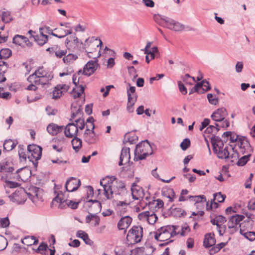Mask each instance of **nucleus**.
Wrapping results in <instances>:
<instances>
[{
	"label": "nucleus",
	"mask_w": 255,
	"mask_h": 255,
	"mask_svg": "<svg viewBox=\"0 0 255 255\" xmlns=\"http://www.w3.org/2000/svg\"><path fill=\"white\" fill-rule=\"evenodd\" d=\"M251 154H246L241 156L238 159V165L239 166H243L247 163L249 160V158Z\"/></svg>",
	"instance_id": "47"
},
{
	"label": "nucleus",
	"mask_w": 255,
	"mask_h": 255,
	"mask_svg": "<svg viewBox=\"0 0 255 255\" xmlns=\"http://www.w3.org/2000/svg\"><path fill=\"white\" fill-rule=\"evenodd\" d=\"M225 222L226 218L222 216H218L211 221V222L213 225H218L220 224L223 225Z\"/></svg>",
	"instance_id": "52"
},
{
	"label": "nucleus",
	"mask_w": 255,
	"mask_h": 255,
	"mask_svg": "<svg viewBox=\"0 0 255 255\" xmlns=\"http://www.w3.org/2000/svg\"><path fill=\"white\" fill-rule=\"evenodd\" d=\"M130 190L132 199L137 202L136 203L131 202L128 203V205L134 212H139L145 208V205H143V202L138 201L143 195V190L140 186L135 183L132 184Z\"/></svg>",
	"instance_id": "5"
},
{
	"label": "nucleus",
	"mask_w": 255,
	"mask_h": 255,
	"mask_svg": "<svg viewBox=\"0 0 255 255\" xmlns=\"http://www.w3.org/2000/svg\"><path fill=\"white\" fill-rule=\"evenodd\" d=\"M189 198L191 199L195 203H200L203 201H206L205 197L204 195L190 196Z\"/></svg>",
	"instance_id": "53"
},
{
	"label": "nucleus",
	"mask_w": 255,
	"mask_h": 255,
	"mask_svg": "<svg viewBox=\"0 0 255 255\" xmlns=\"http://www.w3.org/2000/svg\"><path fill=\"white\" fill-rule=\"evenodd\" d=\"M163 24L166 28L176 31H181L184 28L183 25L170 18L163 19Z\"/></svg>",
	"instance_id": "15"
},
{
	"label": "nucleus",
	"mask_w": 255,
	"mask_h": 255,
	"mask_svg": "<svg viewBox=\"0 0 255 255\" xmlns=\"http://www.w3.org/2000/svg\"><path fill=\"white\" fill-rule=\"evenodd\" d=\"M26 193L33 203L37 204L38 202L42 201V190L40 188L31 187Z\"/></svg>",
	"instance_id": "12"
},
{
	"label": "nucleus",
	"mask_w": 255,
	"mask_h": 255,
	"mask_svg": "<svg viewBox=\"0 0 255 255\" xmlns=\"http://www.w3.org/2000/svg\"><path fill=\"white\" fill-rule=\"evenodd\" d=\"M77 55L73 54H68L63 58V61L65 63L68 64L73 62L77 59Z\"/></svg>",
	"instance_id": "49"
},
{
	"label": "nucleus",
	"mask_w": 255,
	"mask_h": 255,
	"mask_svg": "<svg viewBox=\"0 0 255 255\" xmlns=\"http://www.w3.org/2000/svg\"><path fill=\"white\" fill-rule=\"evenodd\" d=\"M240 233L250 241H253L255 240V232L246 231L244 227H242L240 228Z\"/></svg>",
	"instance_id": "32"
},
{
	"label": "nucleus",
	"mask_w": 255,
	"mask_h": 255,
	"mask_svg": "<svg viewBox=\"0 0 255 255\" xmlns=\"http://www.w3.org/2000/svg\"><path fill=\"white\" fill-rule=\"evenodd\" d=\"M76 237L82 239L86 244L92 245L93 242L89 239L88 235L82 230H79L76 233Z\"/></svg>",
	"instance_id": "33"
},
{
	"label": "nucleus",
	"mask_w": 255,
	"mask_h": 255,
	"mask_svg": "<svg viewBox=\"0 0 255 255\" xmlns=\"http://www.w3.org/2000/svg\"><path fill=\"white\" fill-rule=\"evenodd\" d=\"M63 129V126H59L56 124L52 123L47 127V130L48 133L52 135H55L58 133L61 132Z\"/></svg>",
	"instance_id": "27"
},
{
	"label": "nucleus",
	"mask_w": 255,
	"mask_h": 255,
	"mask_svg": "<svg viewBox=\"0 0 255 255\" xmlns=\"http://www.w3.org/2000/svg\"><path fill=\"white\" fill-rule=\"evenodd\" d=\"M9 223L8 217L0 218V227L6 228L9 226Z\"/></svg>",
	"instance_id": "62"
},
{
	"label": "nucleus",
	"mask_w": 255,
	"mask_h": 255,
	"mask_svg": "<svg viewBox=\"0 0 255 255\" xmlns=\"http://www.w3.org/2000/svg\"><path fill=\"white\" fill-rule=\"evenodd\" d=\"M182 80L186 84L189 85H193L196 82L195 78L190 76L188 74H185L182 77Z\"/></svg>",
	"instance_id": "50"
},
{
	"label": "nucleus",
	"mask_w": 255,
	"mask_h": 255,
	"mask_svg": "<svg viewBox=\"0 0 255 255\" xmlns=\"http://www.w3.org/2000/svg\"><path fill=\"white\" fill-rule=\"evenodd\" d=\"M155 249L152 246L147 245L144 247L135 248L130 250V255H152Z\"/></svg>",
	"instance_id": "13"
},
{
	"label": "nucleus",
	"mask_w": 255,
	"mask_h": 255,
	"mask_svg": "<svg viewBox=\"0 0 255 255\" xmlns=\"http://www.w3.org/2000/svg\"><path fill=\"white\" fill-rule=\"evenodd\" d=\"M74 123L75 124L76 127H77L78 130V128L82 130L85 128V123L83 119L79 118L78 119L74 121Z\"/></svg>",
	"instance_id": "51"
},
{
	"label": "nucleus",
	"mask_w": 255,
	"mask_h": 255,
	"mask_svg": "<svg viewBox=\"0 0 255 255\" xmlns=\"http://www.w3.org/2000/svg\"><path fill=\"white\" fill-rule=\"evenodd\" d=\"M7 239L3 236L0 235V251L4 250L7 246Z\"/></svg>",
	"instance_id": "56"
},
{
	"label": "nucleus",
	"mask_w": 255,
	"mask_h": 255,
	"mask_svg": "<svg viewBox=\"0 0 255 255\" xmlns=\"http://www.w3.org/2000/svg\"><path fill=\"white\" fill-rule=\"evenodd\" d=\"M143 237V229L140 226H134L128 231V245L139 243Z\"/></svg>",
	"instance_id": "9"
},
{
	"label": "nucleus",
	"mask_w": 255,
	"mask_h": 255,
	"mask_svg": "<svg viewBox=\"0 0 255 255\" xmlns=\"http://www.w3.org/2000/svg\"><path fill=\"white\" fill-rule=\"evenodd\" d=\"M229 141L230 143H235L238 144L239 139L241 136H239L234 132H231V135H230Z\"/></svg>",
	"instance_id": "55"
},
{
	"label": "nucleus",
	"mask_w": 255,
	"mask_h": 255,
	"mask_svg": "<svg viewBox=\"0 0 255 255\" xmlns=\"http://www.w3.org/2000/svg\"><path fill=\"white\" fill-rule=\"evenodd\" d=\"M216 243L215 235L213 233H208L205 235L203 242L204 246L206 248L211 247Z\"/></svg>",
	"instance_id": "26"
},
{
	"label": "nucleus",
	"mask_w": 255,
	"mask_h": 255,
	"mask_svg": "<svg viewBox=\"0 0 255 255\" xmlns=\"http://www.w3.org/2000/svg\"><path fill=\"white\" fill-rule=\"evenodd\" d=\"M0 16L2 21L4 23H8L12 20V18L10 15V12L8 11H0Z\"/></svg>",
	"instance_id": "42"
},
{
	"label": "nucleus",
	"mask_w": 255,
	"mask_h": 255,
	"mask_svg": "<svg viewBox=\"0 0 255 255\" xmlns=\"http://www.w3.org/2000/svg\"><path fill=\"white\" fill-rule=\"evenodd\" d=\"M57 30V32L58 34H55L53 33V32H51L50 33L49 32V34H51L52 35L55 36L56 37H58L59 38H62L66 36L71 34L72 33V29H67L64 30L62 28L56 29Z\"/></svg>",
	"instance_id": "29"
},
{
	"label": "nucleus",
	"mask_w": 255,
	"mask_h": 255,
	"mask_svg": "<svg viewBox=\"0 0 255 255\" xmlns=\"http://www.w3.org/2000/svg\"><path fill=\"white\" fill-rule=\"evenodd\" d=\"M3 146L5 150L10 151L15 147L16 144L11 139H8L4 141Z\"/></svg>",
	"instance_id": "46"
},
{
	"label": "nucleus",
	"mask_w": 255,
	"mask_h": 255,
	"mask_svg": "<svg viewBox=\"0 0 255 255\" xmlns=\"http://www.w3.org/2000/svg\"><path fill=\"white\" fill-rule=\"evenodd\" d=\"M152 153V148L148 141H142L136 146L134 150V160L137 161L144 159Z\"/></svg>",
	"instance_id": "7"
},
{
	"label": "nucleus",
	"mask_w": 255,
	"mask_h": 255,
	"mask_svg": "<svg viewBox=\"0 0 255 255\" xmlns=\"http://www.w3.org/2000/svg\"><path fill=\"white\" fill-rule=\"evenodd\" d=\"M38 77L35 74V73H33L31 75H29L27 78V81L30 84H33L38 85Z\"/></svg>",
	"instance_id": "57"
},
{
	"label": "nucleus",
	"mask_w": 255,
	"mask_h": 255,
	"mask_svg": "<svg viewBox=\"0 0 255 255\" xmlns=\"http://www.w3.org/2000/svg\"><path fill=\"white\" fill-rule=\"evenodd\" d=\"M227 115L225 108H222L217 109L211 116L212 119L216 122H220L224 120Z\"/></svg>",
	"instance_id": "23"
},
{
	"label": "nucleus",
	"mask_w": 255,
	"mask_h": 255,
	"mask_svg": "<svg viewBox=\"0 0 255 255\" xmlns=\"http://www.w3.org/2000/svg\"><path fill=\"white\" fill-rule=\"evenodd\" d=\"M118 228L119 230H123L124 234H126L128 229V216H124L119 221Z\"/></svg>",
	"instance_id": "34"
},
{
	"label": "nucleus",
	"mask_w": 255,
	"mask_h": 255,
	"mask_svg": "<svg viewBox=\"0 0 255 255\" xmlns=\"http://www.w3.org/2000/svg\"><path fill=\"white\" fill-rule=\"evenodd\" d=\"M23 168L18 169L15 172L13 164L9 159H4L0 162V176L1 175H4L5 176H7L9 179H16V180L20 181L23 180L21 177V173H19L21 171H23Z\"/></svg>",
	"instance_id": "3"
},
{
	"label": "nucleus",
	"mask_w": 255,
	"mask_h": 255,
	"mask_svg": "<svg viewBox=\"0 0 255 255\" xmlns=\"http://www.w3.org/2000/svg\"><path fill=\"white\" fill-rule=\"evenodd\" d=\"M158 52V48L157 47H153L149 50L146 53L145 56L146 62L148 63L150 60L153 59L155 58V53Z\"/></svg>",
	"instance_id": "39"
},
{
	"label": "nucleus",
	"mask_w": 255,
	"mask_h": 255,
	"mask_svg": "<svg viewBox=\"0 0 255 255\" xmlns=\"http://www.w3.org/2000/svg\"><path fill=\"white\" fill-rule=\"evenodd\" d=\"M80 185L81 181L79 179L72 177L67 179L65 187L67 192H74L80 187Z\"/></svg>",
	"instance_id": "17"
},
{
	"label": "nucleus",
	"mask_w": 255,
	"mask_h": 255,
	"mask_svg": "<svg viewBox=\"0 0 255 255\" xmlns=\"http://www.w3.org/2000/svg\"><path fill=\"white\" fill-rule=\"evenodd\" d=\"M138 140V137L133 131L128 132V142L133 144Z\"/></svg>",
	"instance_id": "54"
},
{
	"label": "nucleus",
	"mask_w": 255,
	"mask_h": 255,
	"mask_svg": "<svg viewBox=\"0 0 255 255\" xmlns=\"http://www.w3.org/2000/svg\"><path fill=\"white\" fill-rule=\"evenodd\" d=\"M244 219L245 216L244 215L239 214L231 217L227 223V232L230 234H233L238 231L239 227L240 228L244 227L240 224V222L243 221Z\"/></svg>",
	"instance_id": "8"
},
{
	"label": "nucleus",
	"mask_w": 255,
	"mask_h": 255,
	"mask_svg": "<svg viewBox=\"0 0 255 255\" xmlns=\"http://www.w3.org/2000/svg\"><path fill=\"white\" fill-rule=\"evenodd\" d=\"M190 145V141L188 138L184 139L180 144V147L183 150H186Z\"/></svg>",
	"instance_id": "61"
},
{
	"label": "nucleus",
	"mask_w": 255,
	"mask_h": 255,
	"mask_svg": "<svg viewBox=\"0 0 255 255\" xmlns=\"http://www.w3.org/2000/svg\"><path fill=\"white\" fill-rule=\"evenodd\" d=\"M53 78V75H49V76H47L46 77L45 76L38 78V85H41L44 86L48 84L49 82Z\"/></svg>",
	"instance_id": "45"
},
{
	"label": "nucleus",
	"mask_w": 255,
	"mask_h": 255,
	"mask_svg": "<svg viewBox=\"0 0 255 255\" xmlns=\"http://www.w3.org/2000/svg\"><path fill=\"white\" fill-rule=\"evenodd\" d=\"M84 140L88 144H94L97 141V137L95 135L94 130H91L86 126V129L83 134Z\"/></svg>",
	"instance_id": "22"
},
{
	"label": "nucleus",
	"mask_w": 255,
	"mask_h": 255,
	"mask_svg": "<svg viewBox=\"0 0 255 255\" xmlns=\"http://www.w3.org/2000/svg\"><path fill=\"white\" fill-rule=\"evenodd\" d=\"M225 198L226 196L222 194L221 192L214 194V200H216L220 203L224 202Z\"/></svg>",
	"instance_id": "60"
},
{
	"label": "nucleus",
	"mask_w": 255,
	"mask_h": 255,
	"mask_svg": "<svg viewBox=\"0 0 255 255\" xmlns=\"http://www.w3.org/2000/svg\"><path fill=\"white\" fill-rule=\"evenodd\" d=\"M99 64L97 58L88 61L83 68V73L84 75L89 76L97 70Z\"/></svg>",
	"instance_id": "16"
},
{
	"label": "nucleus",
	"mask_w": 255,
	"mask_h": 255,
	"mask_svg": "<svg viewBox=\"0 0 255 255\" xmlns=\"http://www.w3.org/2000/svg\"><path fill=\"white\" fill-rule=\"evenodd\" d=\"M112 179L115 180L116 178L107 177L100 181V185L103 188L104 194L108 199L112 198L114 193L121 194L126 189L125 184L121 181H116V185H113L114 183L112 181Z\"/></svg>",
	"instance_id": "1"
},
{
	"label": "nucleus",
	"mask_w": 255,
	"mask_h": 255,
	"mask_svg": "<svg viewBox=\"0 0 255 255\" xmlns=\"http://www.w3.org/2000/svg\"><path fill=\"white\" fill-rule=\"evenodd\" d=\"M190 231V229L189 227L187 225H185L182 227L181 231H177V233H179L177 235L180 234L181 236H185L187 235Z\"/></svg>",
	"instance_id": "58"
},
{
	"label": "nucleus",
	"mask_w": 255,
	"mask_h": 255,
	"mask_svg": "<svg viewBox=\"0 0 255 255\" xmlns=\"http://www.w3.org/2000/svg\"><path fill=\"white\" fill-rule=\"evenodd\" d=\"M21 243L27 246H30L37 244L38 240L36 239L34 236H27L21 240Z\"/></svg>",
	"instance_id": "36"
},
{
	"label": "nucleus",
	"mask_w": 255,
	"mask_h": 255,
	"mask_svg": "<svg viewBox=\"0 0 255 255\" xmlns=\"http://www.w3.org/2000/svg\"><path fill=\"white\" fill-rule=\"evenodd\" d=\"M84 91V88L82 85L76 87L73 89L71 95L74 99L79 97Z\"/></svg>",
	"instance_id": "41"
},
{
	"label": "nucleus",
	"mask_w": 255,
	"mask_h": 255,
	"mask_svg": "<svg viewBox=\"0 0 255 255\" xmlns=\"http://www.w3.org/2000/svg\"><path fill=\"white\" fill-rule=\"evenodd\" d=\"M128 203L126 201H117L116 205V210L118 213L121 216L124 217L127 211Z\"/></svg>",
	"instance_id": "25"
},
{
	"label": "nucleus",
	"mask_w": 255,
	"mask_h": 255,
	"mask_svg": "<svg viewBox=\"0 0 255 255\" xmlns=\"http://www.w3.org/2000/svg\"><path fill=\"white\" fill-rule=\"evenodd\" d=\"M212 144L214 152L219 158L228 159L231 162L232 153L231 149L233 145H231L230 147L226 146L224 147L223 140L218 139L213 142Z\"/></svg>",
	"instance_id": "6"
},
{
	"label": "nucleus",
	"mask_w": 255,
	"mask_h": 255,
	"mask_svg": "<svg viewBox=\"0 0 255 255\" xmlns=\"http://www.w3.org/2000/svg\"><path fill=\"white\" fill-rule=\"evenodd\" d=\"M207 98L208 99L209 102L212 105H216L218 103V98L216 96L213 95L212 94H208L207 95Z\"/></svg>",
	"instance_id": "59"
},
{
	"label": "nucleus",
	"mask_w": 255,
	"mask_h": 255,
	"mask_svg": "<svg viewBox=\"0 0 255 255\" xmlns=\"http://www.w3.org/2000/svg\"><path fill=\"white\" fill-rule=\"evenodd\" d=\"M11 51L8 48H3L0 51V59L8 58L11 55Z\"/></svg>",
	"instance_id": "48"
},
{
	"label": "nucleus",
	"mask_w": 255,
	"mask_h": 255,
	"mask_svg": "<svg viewBox=\"0 0 255 255\" xmlns=\"http://www.w3.org/2000/svg\"><path fill=\"white\" fill-rule=\"evenodd\" d=\"M34 72L38 78L45 77V76L46 77L47 76L53 75L52 72L44 68L43 66L39 67Z\"/></svg>",
	"instance_id": "31"
},
{
	"label": "nucleus",
	"mask_w": 255,
	"mask_h": 255,
	"mask_svg": "<svg viewBox=\"0 0 255 255\" xmlns=\"http://www.w3.org/2000/svg\"><path fill=\"white\" fill-rule=\"evenodd\" d=\"M178 226L167 225L160 227L154 233V239L159 242H171V238L176 235Z\"/></svg>",
	"instance_id": "4"
},
{
	"label": "nucleus",
	"mask_w": 255,
	"mask_h": 255,
	"mask_svg": "<svg viewBox=\"0 0 255 255\" xmlns=\"http://www.w3.org/2000/svg\"><path fill=\"white\" fill-rule=\"evenodd\" d=\"M135 88L134 87H130L129 91L130 94L128 93V103L133 105L136 102L137 99V95L135 93Z\"/></svg>",
	"instance_id": "40"
},
{
	"label": "nucleus",
	"mask_w": 255,
	"mask_h": 255,
	"mask_svg": "<svg viewBox=\"0 0 255 255\" xmlns=\"http://www.w3.org/2000/svg\"><path fill=\"white\" fill-rule=\"evenodd\" d=\"M67 49L70 51H74L78 49L80 41L76 36L75 34L67 38L65 42Z\"/></svg>",
	"instance_id": "18"
},
{
	"label": "nucleus",
	"mask_w": 255,
	"mask_h": 255,
	"mask_svg": "<svg viewBox=\"0 0 255 255\" xmlns=\"http://www.w3.org/2000/svg\"><path fill=\"white\" fill-rule=\"evenodd\" d=\"M105 51L107 53H109V54H110L111 56H113V57L109 58L107 61V67L108 68H112L115 64V52L113 50L107 48V47L105 48Z\"/></svg>",
	"instance_id": "37"
},
{
	"label": "nucleus",
	"mask_w": 255,
	"mask_h": 255,
	"mask_svg": "<svg viewBox=\"0 0 255 255\" xmlns=\"http://www.w3.org/2000/svg\"><path fill=\"white\" fill-rule=\"evenodd\" d=\"M64 133L67 137L72 138L77 136L78 129L74 122L67 125L64 128Z\"/></svg>",
	"instance_id": "20"
},
{
	"label": "nucleus",
	"mask_w": 255,
	"mask_h": 255,
	"mask_svg": "<svg viewBox=\"0 0 255 255\" xmlns=\"http://www.w3.org/2000/svg\"><path fill=\"white\" fill-rule=\"evenodd\" d=\"M62 94V91L59 88H57V86H56L52 93V98L55 99L59 98L61 96Z\"/></svg>",
	"instance_id": "63"
},
{
	"label": "nucleus",
	"mask_w": 255,
	"mask_h": 255,
	"mask_svg": "<svg viewBox=\"0 0 255 255\" xmlns=\"http://www.w3.org/2000/svg\"><path fill=\"white\" fill-rule=\"evenodd\" d=\"M210 89V84L208 82L203 81L201 82L197 83L190 92V94L194 91L197 92L199 94L204 93Z\"/></svg>",
	"instance_id": "21"
},
{
	"label": "nucleus",
	"mask_w": 255,
	"mask_h": 255,
	"mask_svg": "<svg viewBox=\"0 0 255 255\" xmlns=\"http://www.w3.org/2000/svg\"><path fill=\"white\" fill-rule=\"evenodd\" d=\"M162 195L169 199V201L172 202L175 198V194L172 188H166L163 189Z\"/></svg>",
	"instance_id": "30"
},
{
	"label": "nucleus",
	"mask_w": 255,
	"mask_h": 255,
	"mask_svg": "<svg viewBox=\"0 0 255 255\" xmlns=\"http://www.w3.org/2000/svg\"><path fill=\"white\" fill-rule=\"evenodd\" d=\"M53 202H57L61 205L65 204L68 207L72 209H75L78 208L79 202H73L71 200L64 199L62 192L58 193L56 196L53 199Z\"/></svg>",
	"instance_id": "14"
},
{
	"label": "nucleus",
	"mask_w": 255,
	"mask_h": 255,
	"mask_svg": "<svg viewBox=\"0 0 255 255\" xmlns=\"http://www.w3.org/2000/svg\"><path fill=\"white\" fill-rule=\"evenodd\" d=\"M148 206L150 208H154L155 210L159 209L163 206V202L160 199L153 200L151 202H149Z\"/></svg>",
	"instance_id": "43"
},
{
	"label": "nucleus",
	"mask_w": 255,
	"mask_h": 255,
	"mask_svg": "<svg viewBox=\"0 0 255 255\" xmlns=\"http://www.w3.org/2000/svg\"><path fill=\"white\" fill-rule=\"evenodd\" d=\"M73 149L76 152L79 151L82 147V140L77 136L74 137L71 141Z\"/></svg>",
	"instance_id": "38"
},
{
	"label": "nucleus",
	"mask_w": 255,
	"mask_h": 255,
	"mask_svg": "<svg viewBox=\"0 0 255 255\" xmlns=\"http://www.w3.org/2000/svg\"><path fill=\"white\" fill-rule=\"evenodd\" d=\"M46 51L53 52L55 53V54L57 58H61L63 56H65L67 53L66 50H61L57 46L49 47L46 49Z\"/></svg>",
	"instance_id": "35"
},
{
	"label": "nucleus",
	"mask_w": 255,
	"mask_h": 255,
	"mask_svg": "<svg viewBox=\"0 0 255 255\" xmlns=\"http://www.w3.org/2000/svg\"><path fill=\"white\" fill-rule=\"evenodd\" d=\"M231 150L232 151L231 162L236 161L244 154H251L253 152V149L248 139L244 136L241 137L238 144L233 145Z\"/></svg>",
	"instance_id": "2"
},
{
	"label": "nucleus",
	"mask_w": 255,
	"mask_h": 255,
	"mask_svg": "<svg viewBox=\"0 0 255 255\" xmlns=\"http://www.w3.org/2000/svg\"><path fill=\"white\" fill-rule=\"evenodd\" d=\"M42 28H39L40 34L39 35H34L35 33V31H33L31 30L28 31V33L30 34L31 37H32L34 40L37 42V43L40 46H42L45 43L47 42L48 41V36L47 35H45L43 34V32L42 31Z\"/></svg>",
	"instance_id": "19"
},
{
	"label": "nucleus",
	"mask_w": 255,
	"mask_h": 255,
	"mask_svg": "<svg viewBox=\"0 0 255 255\" xmlns=\"http://www.w3.org/2000/svg\"><path fill=\"white\" fill-rule=\"evenodd\" d=\"M13 42L19 46H23L24 44H25L28 46L31 45V43L26 37L20 35H16L14 36Z\"/></svg>",
	"instance_id": "24"
},
{
	"label": "nucleus",
	"mask_w": 255,
	"mask_h": 255,
	"mask_svg": "<svg viewBox=\"0 0 255 255\" xmlns=\"http://www.w3.org/2000/svg\"><path fill=\"white\" fill-rule=\"evenodd\" d=\"M227 244V242L221 243L220 244H218L216 246L213 247L209 251V254L211 255H213L219 252L222 248L225 247Z\"/></svg>",
	"instance_id": "44"
},
{
	"label": "nucleus",
	"mask_w": 255,
	"mask_h": 255,
	"mask_svg": "<svg viewBox=\"0 0 255 255\" xmlns=\"http://www.w3.org/2000/svg\"><path fill=\"white\" fill-rule=\"evenodd\" d=\"M138 220L142 223L153 225L158 220V217L153 210L145 211L138 215Z\"/></svg>",
	"instance_id": "10"
},
{
	"label": "nucleus",
	"mask_w": 255,
	"mask_h": 255,
	"mask_svg": "<svg viewBox=\"0 0 255 255\" xmlns=\"http://www.w3.org/2000/svg\"><path fill=\"white\" fill-rule=\"evenodd\" d=\"M8 64L4 61H0V73L4 74L7 71Z\"/></svg>",
	"instance_id": "64"
},
{
	"label": "nucleus",
	"mask_w": 255,
	"mask_h": 255,
	"mask_svg": "<svg viewBox=\"0 0 255 255\" xmlns=\"http://www.w3.org/2000/svg\"><path fill=\"white\" fill-rule=\"evenodd\" d=\"M28 158L34 164V162L40 159L42 148L36 144H30L27 146Z\"/></svg>",
	"instance_id": "11"
},
{
	"label": "nucleus",
	"mask_w": 255,
	"mask_h": 255,
	"mask_svg": "<svg viewBox=\"0 0 255 255\" xmlns=\"http://www.w3.org/2000/svg\"><path fill=\"white\" fill-rule=\"evenodd\" d=\"M0 179L4 182L3 186L5 188H14L18 187L20 184L17 182L9 181V179L7 176L4 175H1Z\"/></svg>",
	"instance_id": "28"
}]
</instances>
